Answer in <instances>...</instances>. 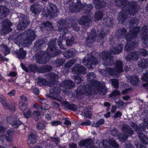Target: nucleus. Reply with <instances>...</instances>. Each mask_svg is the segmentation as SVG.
I'll return each mask as SVG.
<instances>
[{
	"mask_svg": "<svg viewBox=\"0 0 148 148\" xmlns=\"http://www.w3.org/2000/svg\"><path fill=\"white\" fill-rule=\"evenodd\" d=\"M95 77L96 75L93 73H89L87 74L88 84L83 87L79 86L78 87L76 92L78 98H81L83 95L89 96L93 93H98L102 95L106 93L107 90L105 87V84L93 80V79Z\"/></svg>",
	"mask_w": 148,
	"mask_h": 148,
	"instance_id": "obj_1",
	"label": "nucleus"
},
{
	"mask_svg": "<svg viewBox=\"0 0 148 148\" xmlns=\"http://www.w3.org/2000/svg\"><path fill=\"white\" fill-rule=\"evenodd\" d=\"M92 8V5L86 4L85 3L84 4H82L80 1H78L76 4L72 2L70 5L69 10L71 12L77 13L83 9H84L87 15L85 17L83 16L80 18L78 22L80 25H84L86 27V26L88 25L93 17V15L89 12Z\"/></svg>",
	"mask_w": 148,
	"mask_h": 148,
	"instance_id": "obj_2",
	"label": "nucleus"
},
{
	"mask_svg": "<svg viewBox=\"0 0 148 148\" xmlns=\"http://www.w3.org/2000/svg\"><path fill=\"white\" fill-rule=\"evenodd\" d=\"M112 3L115 2L114 5H116L121 7L122 10L120 12L117 19L120 23H124L128 19L127 13L130 15L133 14L136 12V4L133 2L127 3V0H112Z\"/></svg>",
	"mask_w": 148,
	"mask_h": 148,
	"instance_id": "obj_3",
	"label": "nucleus"
},
{
	"mask_svg": "<svg viewBox=\"0 0 148 148\" xmlns=\"http://www.w3.org/2000/svg\"><path fill=\"white\" fill-rule=\"evenodd\" d=\"M56 40V39H53L50 41L46 52H38V63H45L49 61V57L55 56L60 53L61 51L55 47Z\"/></svg>",
	"mask_w": 148,
	"mask_h": 148,
	"instance_id": "obj_4",
	"label": "nucleus"
},
{
	"mask_svg": "<svg viewBox=\"0 0 148 148\" xmlns=\"http://www.w3.org/2000/svg\"><path fill=\"white\" fill-rule=\"evenodd\" d=\"M36 37L34 32L28 30L24 33L18 35L15 39V42L17 44H21L26 46L33 41Z\"/></svg>",
	"mask_w": 148,
	"mask_h": 148,
	"instance_id": "obj_5",
	"label": "nucleus"
},
{
	"mask_svg": "<svg viewBox=\"0 0 148 148\" xmlns=\"http://www.w3.org/2000/svg\"><path fill=\"white\" fill-rule=\"evenodd\" d=\"M115 68L113 69L111 68H106L105 70L100 69L99 72L104 76L110 75L114 77L116 76L120 73L123 71L122 63L120 61H116L115 63Z\"/></svg>",
	"mask_w": 148,
	"mask_h": 148,
	"instance_id": "obj_6",
	"label": "nucleus"
},
{
	"mask_svg": "<svg viewBox=\"0 0 148 148\" xmlns=\"http://www.w3.org/2000/svg\"><path fill=\"white\" fill-rule=\"evenodd\" d=\"M143 125H141L140 128L137 127L136 124L134 123H131V126L135 130L138 134L139 138L142 143L145 144H148V137L145 136V135L141 132L142 131H145L146 128L148 129V118H145L144 120Z\"/></svg>",
	"mask_w": 148,
	"mask_h": 148,
	"instance_id": "obj_7",
	"label": "nucleus"
},
{
	"mask_svg": "<svg viewBox=\"0 0 148 148\" xmlns=\"http://www.w3.org/2000/svg\"><path fill=\"white\" fill-rule=\"evenodd\" d=\"M140 29L139 27H136L133 28L132 31H130L127 36H125L127 41L126 45L125 47V49L126 50L129 51L134 47L138 46L137 42H132L131 40L137 35Z\"/></svg>",
	"mask_w": 148,
	"mask_h": 148,
	"instance_id": "obj_8",
	"label": "nucleus"
},
{
	"mask_svg": "<svg viewBox=\"0 0 148 148\" xmlns=\"http://www.w3.org/2000/svg\"><path fill=\"white\" fill-rule=\"evenodd\" d=\"M108 32H104V31L101 32L100 33V35H99L95 33V29H92L91 30V33H88V37L86 38V44L87 46H89L94 41H96L97 42L100 41V40H102L103 39L104 36L105 34H108Z\"/></svg>",
	"mask_w": 148,
	"mask_h": 148,
	"instance_id": "obj_9",
	"label": "nucleus"
},
{
	"mask_svg": "<svg viewBox=\"0 0 148 148\" xmlns=\"http://www.w3.org/2000/svg\"><path fill=\"white\" fill-rule=\"evenodd\" d=\"M70 21L69 20H67L65 21L60 20L58 22L57 26L59 30L62 32H64L66 34V36L67 35L66 34L68 31L67 30V27H73L75 28V30L76 31H78L79 29V27H76V25L70 24V23H68Z\"/></svg>",
	"mask_w": 148,
	"mask_h": 148,
	"instance_id": "obj_10",
	"label": "nucleus"
},
{
	"mask_svg": "<svg viewBox=\"0 0 148 148\" xmlns=\"http://www.w3.org/2000/svg\"><path fill=\"white\" fill-rule=\"evenodd\" d=\"M96 53L95 51H93L91 53L88 55V58H85L83 60L84 65L87 66L88 69L90 70L92 68L93 65L98 64L99 61L95 58L92 55Z\"/></svg>",
	"mask_w": 148,
	"mask_h": 148,
	"instance_id": "obj_11",
	"label": "nucleus"
},
{
	"mask_svg": "<svg viewBox=\"0 0 148 148\" xmlns=\"http://www.w3.org/2000/svg\"><path fill=\"white\" fill-rule=\"evenodd\" d=\"M100 58L103 60L104 66H110L113 62V59L111 57V54L107 51H104L101 53L99 55Z\"/></svg>",
	"mask_w": 148,
	"mask_h": 148,
	"instance_id": "obj_12",
	"label": "nucleus"
},
{
	"mask_svg": "<svg viewBox=\"0 0 148 148\" xmlns=\"http://www.w3.org/2000/svg\"><path fill=\"white\" fill-rule=\"evenodd\" d=\"M122 130L125 132L123 135H121L119 138V140L122 142H125L127 138L129 135L133 134V131L128 125L123 124L122 127Z\"/></svg>",
	"mask_w": 148,
	"mask_h": 148,
	"instance_id": "obj_13",
	"label": "nucleus"
},
{
	"mask_svg": "<svg viewBox=\"0 0 148 148\" xmlns=\"http://www.w3.org/2000/svg\"><path fill=\"white\" fill-rule=\"evenodd\" d=\"M140 53L138 52H134L130 53L125 58V60L127 61H130L132 59L136 60L138 59L139 54L143 55L144 56H146L147 54V52L145 50L142 49L140 50Z\"/></svg>",
	"mask_w": 148,
	"mask_h": 148,
	"instance_id": "obj_14",
	"label": "nucleus"
},
{
	"mask_svg": "<svg viewBox=\"0 0 148 148\" xmlns=\"http://www.w3.org/2000/svg\"><path fill=\"white\" fill-rule=\"evenodd\" d=\"M6 121L11 124L14 128H17L21 124L19 119H17L16 116L11 115L8 116L6 119Z\"/></svg>",
	"mask_w": 148,
	"mask_h": 148,
	"instance_id": "obj_15",
	"label": "nucleus"
},
{
	"mask_svg": "<svg viewBox=\"0 0 148 148\" xmlns=\"http://www.w3.org/2000/svg\"><path fill=\"white\" fill-rule=\"evenodd\" d=\"M93 141L92 139L84 140L80 142L79 146L80 148H97L95 147H94Z\"/></svg>",
	"mask_w": 148,
	"mask_h": 148,
	"instance_id": "obj_16",
	"label": "nucleus"
},
{
	"mask_svg": "<svg viewBox=\"0 0 148 148\" xmlns=\"http://www.w3.org/2000/svg\"><path fill=\"white\" fill-rule=\"evenodd\" d=\"M51 89H50V92L51 94L49 95L53 99H56L59 101H61L62 100V98L58 94L60 91V90L55 88H53L52 85L50 84Z\"/></svg>",
	"mask_w": 148,
	"mask_h": 148,
	"instance_id": "obj_17",
	"label": "nucleus"
},
{
	"mask_svg": "<svg viewBox=\"0 0 148 148\" xmlns=\"http://www.w3.org/2000/svg\"><path fill=\"white\" fill-rule=\"evenodd\" d=\"M47 16L50 18L56 16L57 11V8L55 5L51 3H49L47 7Z\"/></svg>",
	"mask_w": 148,
	"mask_h": 148,
	"instance_id": "obj_18",
	"label": "nucleus"
},
{
	"mask_svg": "<svg viewBox=\"0 0 148 148\" xmlns=\"http://www.w3.org/2000/svg\"><path fill=\"white\" fill-rule=\"evenodd\" d=\"M102 144L104 148H111L112 147L117 148L119 147L118 145L112 139H109V140H103Z\"/></svg>",
	"mask_w": 148,
	"mask_h": 148,
	"instance_id": "obj_19",
	"label": "nucleus"
},
{
	"mask_svg": "<svg viewBox=\"0 0 148 148\" xmlns=\"http://www.w3.org/2000/svg\"><path fill=\"white\" fill-rule=\"evenodd\" d=\"M72 72L74 74H84L86 73V69L79 64H75L72 69Z\"/></svg>",
	"mask_w": 148,
	"mask_h": 148,
	"instance_id": "obj_20",
	"label": "nucleus"
},
{
	"mask_svg": "<svg viewBox=\"0 0 148 148\" xmlns=\"http://www.w3.org/2000/svg\"><path fill=\"white\" fill-rule=\"evenodd\" d=\"M12 25V23L8 19H6L2 22V30L4 33H6L10 31L11 28L10 27Z\"/></svg>",
	"mask_w": 148,
	"mask_h": 148,
	"instance_id": "obj_21",
	"label": "nucleus"
},
{
	"mask_svg": "<svg viewBox=\"0 0 148 148\" xmlns=\"http://www.w3.org/2000/svg\"><path fill=\"white\" fill-rule=\"evenodd\" d=\"M143 33L141 37L143 39L144 43L147 47H148V36L147 33H148V28L146 26H144L142 29Z\"/></svg>",
	"mask_w": 148,
	"mask_h": 148,
	"instance_id": "obj_22",
	"label": "nucleus"
},
{
	"mask_svg": "<svg viewBox=\"0 0 148 148\" xmlns=\"http://www.w3.org/2000/svg\"><path fill=\"white\" fill-rule=\"evenodd\" d=\"M22 69L26 72H27L29 71L33 72H35L37 70V66L36 64H32L28 66V68L26 67L25 65L23 63L21 64Z\"/></svg>",
	"mask_w": 148,
	"mask_h": 148,
	"instance_id": "obj_23",
	"label": "nucleus"
},
{
	"mask_svg": "<svg viewBox=\"0 0 148 148\" xmlns=\"http://www.w3.org/2000/svg\"><path fill=\"white\" fill-rule=\"evenodd\" d=\"M60 86L61 87L65 88L67 89L71 88L73 87L74 83L70 80H66L61 83Z\"/></svg>",
	"mask_w": 148,
	"mask_h": 148,
	"instance_id": "obj_24",
	"label": "nucleus"
},
{
	"mask_svg": "<svg viewBox=\"0 0 148 148\" xmlns=\"http://www.w3.org/2000/svg\"><path fill=\"white\" fill-rule=\"evenodd\" d=\"M126 76L130 82L134 86H136L138 84L140 81L139 80L138 77L136 76L132 77L129 75H126Z\"/></svg>",
	"mask_w": 148,
	"mask_h": 148,
	"instance_id": "obj_25",
	"label": "nucleus"
},
{
	"mask_svg": "<svg viewBox=\"0 0 148 148\" xmlns=\"http://www.w3.org/2000/svg\"><path fill=\"white\" fill-rule=\"evenodd\" d=\"M76 53L75 50L74 49H72L64 52L63 54L65 58H68L73 57Z\"/></svg>",
	"mask_w": 148,
	"mask_h": 148,
	"instance_id": "obj_26",
	"label": "nucleus"
},
{
	"mask_svg": "<svg viewBox=\"0 0 148 148\" xmlns=\"http://www.w3.org/2000/svg\"><path fill=\"white\" fill-rule=\"evenodd\" d=\"M101 0H93V3L96 9H101L105 6L106 3L103 2H101Z\"/></svg>",
	"mask_w": 148,
	"mask_h": 148,
	"instance_id": "obj_27",
	"label": "nucleus"
},
{
	"mask_svg": "<svg viewBox=\"0 0 148 148\" xmlns=\"http://www.w3.org/2000/svg\"><path fill=\"white\" fill-rule=\"evenodd\" d=\"M14 134V131L12 130H9L7 132L5 135V138L8 142H10L13 139L12 135Z\"/></svg>",
	"mask_w": 148,
	"mask_h": 148,
	"instance_id": "obj_28",
	"label": "nucleus"
},
{
	"mask_svg": "<svg viewBox=\"0 0 148 148\" xmlns=\"http://www.w3.org/2000/svg\"><path fill=\"white\" fill-rule=\"evenodd\" d=\"M28 25L27 22L25 20H23L21 21H20L19 24L17 26V28L19 30H23Z\"/></svg>",
	"mask_w": 148,
	"mask_h": 148,
	"instance_id": "obj_29",
	"label": "nucleus"
},
{
	"mask_svg": "<svg viewBox=\"0 0 148 148\" xmlns=\"http://www.w3.org/2000/svg\"><path fill=\"white\" fill-rule=\"evenodd\" d=\"M123 48V45L121 44H120L117 47L113 48V50L110 48V51L111 53L112 54H119Z\"/></svg>",
	"mask_w": 148,
	"mask_h": 148,
	"instance_id": "obj_30",
	"label": "nucleus"
},
{
	"mask_svg": "<svg viewBox=\"0 0 148 148\" xmlns=\"http://www.w3.org/2000/svg\"><path fill=\"white\" fill-rule=\"evenodd\" d=\"M9 10L6 7L0 5V11L2 13V18L6 17L9 12Z\"/></svg>",
	"mask_w": 148,
	"mask_h": 148,
	"instance_id": "obj_31",
	"label": "nucleus"
},
{
	"mask_svg": "<svg viewBox=\"0 0 148 148\" xmlns=\"http://www.w3.org/2000/svg\"><path fill=\"white\" fill-rule=\"evenodd\" d=\"M84 112L81 113L82 116L90 118L92 115V114L90 112L91 109L89 107H86L84 109Z\"/></svg>",
	"mask_w": 148,
	"mask_h": 148,
	"instance_id": "obj_32",
	"label": "nucleus"
},
{
	"mask_svg": "<svg viewBox=\"0 0 148 148\" xmlns=\"http://www.w3.org/2000/svg\"><path fill=\"white\" fill-rule=\"evenodd\" d=\"M52 69V67L50 66H44L42 68H41L40 69L38 68V72L43 73L47 71H51Z\"/></svg>",
	"mask_w": 148,
	"mask_h": 148,
	"instance_id": "obj_33",
	"label": "nucleus"
},
{
	"mask_svg": "<svg viewBox=\"0 0 148 148\" xmlns=\"http://www.w3.org/2000/svg\"><path fill=\"white\" fill-rule=\"evenodd\" d=\"M140 67L143 69L147 68L148 67V60L147 59L140 60L138 64Z\"/></svg>",
	"mask_w": 148,
	"mask_h": 148,
	"instance_id": "obj_34",
	"label": "nucleus"
},
{
	"mask_svg": "<svg viewBox=\"0 0 148 148\" xmlns=\"http://www.w3.org/2000/svg\"><path fill=\"white\" fill-rule=\"evenodd\" d=\"M42 27H41V29L42 30H43V29H45L48 30H51L53 29L51 24L49 22L42 23Z\"/></svg>",
	"mask_w": 148,
	"mask_h": 148,
	"instance_id": "obj_35",
	"label": "nucleus"
},
{
	"mask_svg": "<svg viewBox=\"0 0 148 148\" xmlns=\"http://www.w3.org/2000/svg\"><path fill=\"white\" fill-rule=\"evenodd\" d=\"M26 53L22 49H20L17 53V57L20 59H23L25 57Z\"/></svg>",
	"mask_w": 148,
	"mask_h": 148,
	"instance_id": "obj_36",
	"label": "nucleus"
},
{
	"mask_svg": "<svg viewBox=\"0 0 148 148\" xmlns=\"http://www.w3.org/2000/svg\"><path fill=\"white\" fill-rule=\"evenodd\" d=\"M49 77L50 78L51 84L52 85L55 84V81L58 78V76L56 74L53 73H51L49 74ZM54 87L55 86L53 85Z\"/></svg>",
	"mask_w": 148,
	"mask_h": 148,
	"instance_id": "obj_37",
	"label": "nucleus"
},
{
	"mask_svg": "<svg viewBox=\"0 0 148 148\" xmlns=\"http://www.w3.org/2000/svg\"><path fill=\"white\" fill-rule=\"evenodd\" d=\"M126 31V29L125 28H123L121 30H119L120 32H119V30H118L116 32V36L118 38L121 37H123V36L125 35Z\"/></svg>",
	"mask_w": 148,
	"mask_h": 148,
	"instance_id": "obj_38",
	"label": "nucleus"
},
{
	"mask_svg": "<svg viewBox=\"0 0 148 148\" xmlns=\"http://www.w3.org/2000/svg\"><path fill=\"white\" fill-rule=\"evenodd\" d=\"M28 140L30 143L33 144L36 142V133L31 134L28 136Z\"/></svg>",
	"mask_w": 148,
	"mask_h": 148,
	"instance_id": "obj_39",
	"label": "nucleus"
},
{
	"mask_svg": "<svg viewBox=\"0 0 148 148\" xmlns=\"http://www.w3.org/2000/svg\"><path fill=\"white\" fill-rule=\"evenodd\" d=\"M121 95V94L120 92L117 90H116L113 91L110 95V97L111 98L116 100L118 98V97Z\"/></svg>",
	"mask_w": 148,
	"mask_h": 148,
	"instance_id": "obj_40",
	"label": "nucleus"
},
{
	"mask_svg": "<svg viewBox=\"0 0 148 148\" xmlns=\"http://www.w3.org/2000/svg\"><path fill=\"white\" fill-rule=\"evenodd\" d=\"M3 107H4V108L6 109H10V111L12 112H14L15 110V108L14 107H13L12 108L11 107L10 108V107L8 105L6 101L5 100L4 101H3L1 103Z\"/></svg>",
	"mask_w": 148,
	"mask_h": 148,
	"instance_id": "obj_41",
	"label": "nucleus"
},
{
	"mask_svg": "<svg viewBox=\"0 0 148 148\" xmlns=\"http://www.w3.org/2000/svg\"><path fill=\"white\" fill-rule=\"evenodd\" d=\"M103 16L102 12L99 11L97 12L95 14L94 20L97 21L101 19Z\"/></svg>",
	"mask_w": 148,
	"mask_h": 148,
	"instance_id": "obj_42",
	"label": "nucleus"
},
{
	"mask_svg": "<svg viewBox=\"0 0 148 148\" xmlns=\"http://www.w3.org/2000/svg\"><path fill=\"white\" fill-rule=\"evenodd\" d=\"M66 43L68 46H71L73 43L74 39L73 37L66 36L65 38Z\"/></svg>",
	"mask_w": 148,
	"mask_h": 148,
	"instance_id": "obj_43",
	"label": "nucleus"
},
{
	"mask_svg": "<svg viewBox=\"0 0 148 148\" xmlns=\"http://www.w3.org/2000/svg\"><path fill=\"white\" fill-rule=\"evenodd\" d=\"M104 123V120L103 119H101L99 120L96 123H93L92 125L93 127H99L100 125L103 124Z\"/></svg>",
	"mask_w": 148,
	"mask_h": 148,
	"instance_id": "obj_44",
	"label": "nucleus"
},
{
	"mask_svg": "<svg viewBox=\"0 0 148 148\" xmlns=\"http://www.w3.org/2000/svg\"><path fill=\"white\" fill-rule=\"evenodd\" d=\"M1 47L2 49V50L4 51V54L5 55H7L10 52V50L7 46L5 45H2Z\"/></svg>",
	"mask_w": 148,
	"mask_h": 148,
	"instance_id": "obj_45",
	"label": "nucleus"
},
{
	"mask_svg": "<svg viewBox=\"0 0 148 148\" xmlns=\"http://www.w3.org/2000/svg\"><path fill=\"white\" fill-rule=\"evenodd\" d=\"M19 107L20 109L22 111H25L27 108V103L19 102Z\"/></svg>",
	"mask_w": 148,
	"mask_h": 148,
	"instance_id": "obj_46",
	"label": "nucleus"
},
{
	"mask_svg": "<svg viewBox=\"0 0 148 148\" xmlns=\"http://www.w3.org/2000/svg\"><path fill=\"white\" fill-rule=\"evenodd\" d=\"M65 62V60L64 59H59L56 62L55 66L57 67H59Z\"/></svg>",
	"mask_w": 148,
	"mask_h": 148,
	"instance_id": "obj_47",
	"label": "nucleus"
},
{
	"mask_svg": "<svg viewBox=\"0 0 148 148\" xmlns=\"http://www.w3.org/2000/svg\"><path fill=\"white\" fill-rule=\"evenodd\" d=\"M75 60L74 59H72L70 61L68 62L65 64V67L66 69L71 67L75 62Z\"/></svg>",
	"mask_w": 148,
	"mask_h": 148,
	"instance_id": "obj_48",
	"label": "nucleus"
},
{
	"mask_svg": "<svg viewBox=\"0 0 148 148\" xmlns=\"http://www.w3.org/2000/svg\"><path fill=\"white\" fill-rule=\"evenodd\" d=\"M110 81L114 88H118L119 82L117 79H111Z\"/></svg>",
	"mask_w": 148,
	"mask_h": 148,
	"instance_id": "obj_49",
	"label": "nucleus"
},
{
	"mask_svg": "<svg viewBox=\"0 0 148 148\" xmlns=\"http://www.w3.org/2000/svg\"><path fill=\"white\" fill-rule=\"evenodd\" d=\"M141 79L143 82H148V71H146L145 73L143 75Z\"/></svg>",
	"mask_w": 148,
	"mask_h": 148,
	"instance_id": "obj_50",
	"label": "nucleus"
},
{
	"mask_svg": "<svg viewBox=\"0 0 148 148\" xmlns=\"http://www.w3.org/2000/svg\"><path fill=\"white\" fill-rule=\"evenodd\" d=\"M64 36H61L60 35V36L59 38V40L58 41V44L59 46L62 49H64V48L62 44V41L63 39Z\"/></svg>",
	"mask_w": 148,
	"mask_h": 148,
	"instance_id": "obj_51",
	"label": "nucleus"
},
{
	"mask_svg": "<svg viewBox=\"0 0 148 148\" xmlns=\"http://www.w3.org/2000/svg\"><path fill=\"white\" fill-rule=\"evenodd\" d=\"M37 8V5L35 3L32 5L31 8V10L33 13L36 14Z\"/></svg>",
	"mask_w": 148,
	"mask_h": 148,
	"instance_id": "obj_52",
	"label": "nucleus"
},
{
	"mask_svg": "<svg viewBox=\"0 0 148 148\" xmlns=\"http://www.w3.org/2000/svg\"><path fill=\"white\" fill-rule=\"evenodd\" d=\"M103 21H105V23H103L105 25L109 26L108 24L110 23L111 24L112 20H110L109 18H104L103 19Z\"/></svg>",
	"mask_w": 148,
	"mask_h": 148,
	"instance_id": "obj_53",
	"label": "nucleus"
},
{
	"mask_svg": "<svg viewBox=\"0 0 148 148\" xmlns=\"http://www.w3.org/2000/svg\"><path fill=\"white\" fill-rule=\"evenodd\" d=\"M138 20L136 18L133 19L130 22V26H132L133 25H134L135 24H138Z\"/></svg>",
	"mask_w": 148,
	"mask_h": 148,
	"instance_id": "obj_54",
	"label": "nucleus"
},
{
	"mask_svg": "<svg viewBox=\"0 0 148 148\" xmlns=\"http://www.w3.org/2000/svg\"><path fill=\"white\" fill-rule=\"evenodd\" d=\"M116 104L117 108H118L123 106L125 104L122 101H119L118 102H116Z\"/></svg>",
	"mask_w": 148,
	"mask_h": 148,
	"instance_id": "obj_55",
	"label": "nucleus"
},
{
	"mask_svg": "<svg viewBox=\"0 0 148 148\" xmlns=\"http://www.w3.org/2000/svg\"><path fill=\"white\" fill-rule=\"evenodd\" d=\"M27 101V99L26 97L24 95H22L20 97V100L19 102L26 103Z\"/></svg>",
	"mask_w": 148,
	"mask_h": 148,
	"instance_id": "obj_56",
	"label": "nucleus"
},
{
	"mask_svg": "<svg viewBox=\"0 0 148 148\" xmlns=\"http://www.w3.org/2000/svg\"><path fill=\"white\" fill-rule=\"evenodd\" d=\"M70 104L66 101H64L61 103V105L64 109H68Z\"/></svg>",
	"mask_w": 148,
	"mask_h": 148,
	"instance_id": "obj_57",
	"label": "nucleus"
},
{
	"mask_svg": "<svg viewBox=\"0 0 148 148\" xmlns=\"http://www.w3.org/2000/svg\"><path fill=\"white\" fill-rule=\"evenodd\" d=\"M74 79L75 82L77 84L80 83L82 81V78L79 76H74Z\"/></svg>",
	"mask_w": 148,
	"mask_h": 148,
	"instance_id": "obj_58",
	"label": "nucleus"
},
{
	"mask_svg": "<svg viewBox=\"0 0 148 148\" xmlns=\"http://www.w3.org/2000/svg\"><path fill=\"white\" fill-rule=\"evenodd\" d=\"M77 106L74 104H70L67 109L75 111L77 109Z\"/></svg>",
	"mask_w": 148,
	"mask_h": 148,
	"instance_id": "obj_59",
	"label": "nucleus"
},
{
	"mask_svg": "<svg viewBox=\"0 0 148 148\" xmlns=\"http://www.w3.org/2000/svg\"><path fill=\"white\" fill-rule=\"evenodd\" d=\"M45 127V125L43 123H40L38 124V130H41Z\"/></svg>",
	"mask_w": 148,
	"mask_h": 148,
	"instance_id": "obj_60",
	"label": "nucleus"
},
{
	"mask_svg": "<svg viewBox=\"0 0 148 148\" xmlns=\"http://www.w3.org/2000/svg\"><path fill=\"white\" fill-rule=\"evenodd\" d=\"M122 115V113L121 112L117 111L115 113L113 117L115 119H116L121 117Z\"/></svg>",
	"mask_w": 148,
	"mask_h": 148,
	"instance_id": "obj_61",
	"label": "nucleus"
},
{
	"mask_svg": "<svg viewBox=\"0 0 148 148\" xmlns=\"http://www.w3.org/2000/svg\"><path fill=\"white\" fill-rule=\"evenodd\" d=\"M90 124V122L89 120H87L86 121L82 123L80 125L82 126H87L89 125Z\"/></svg>",
	"mask_w": 148,
	"mask_h": 148,
	"instance_id": "obj_62",
	"label": "nucleus"
},
{
	"mask_svg": "<svg viewBox=\"0 0 148 148\" xmlns=\"http://www.w3.org/2000/svg\"><path fill=\"white\" fill-rule=\"evenodd\" d=\"M23 115L26 118H30L31 116V112L29 111H27L26 113H23Z\"/></svg>",
	"mask_w": 148,
	"mask_h": 148,
	"instance_id": "obj_63",
	"label": "nucleus"
},
{
	"mask_svg": "<svg viewBox=\"0 0 148 148\" xmlns=\"http://www.w3.org/2000/svg\"><path fill=\"white\" fill-rule=\"evenodd\" d=\"M62 123L61 122L58 121H55L51 123V125L53 126H56Z\"/></svg>",
	"mask_w": 148,
	"mask_h": 148,
	"instance_id": "obj_64",
	"label": "nucleus"
}]
</instances>
